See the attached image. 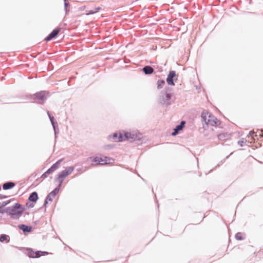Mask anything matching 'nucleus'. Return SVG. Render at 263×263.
<instances>
[{
  "instance_id": "obj_1",
  "label": "nucleus",
  "mask_w": 263,
  "mask_h": 263,
  "mask_svg": "<svg viewBox=\"0 0 263 263\" xmlns=\"http://www.w3.org/2000/svg\"><path fill=\"white\" fill-rule=\"evenodd\" d=\"M112 138L115 142H121L125 140H135L137 135L136 133L130 132H124V134L119 133L114 134Z\"/></svg>"
},
{
  "instance_id": "obj_2",
  "label": "nucleus",
  "mask_w": 263,
  "mask_h": 263,
  "mask_svg": "<svg viewBox=\"0 0 263 263\" xmlns=\"http://www.w3.org/2000/svg\"><path fill=\"white\" fill-rule=\"evenodd\" d=\"M201 117L207 125L217 126L220 124V121L206 110L203 111Z\"/></svg>"
},
{
  "instance_id": "obj_3",
  "label": "nucleus",
  "mask_w": 263,
  "mask_h": 263,
  "mask_svg": "<svg viewBox=\"0 0 263 263\" xmlns=\"http://www.w3.org/2000/svg\"><path fill=\"white\" fill-rule=\"evenodd\" d=\"M88 160L91 162V165L92 166L110 164L113 162L112 159L105 156L91 157Z\"/></svg>"
},
{
  "instance_id": "obj_4",
  "label": "nucleus",
  "mask_w": 263,
  "mask_h": 263,
  "mask_svg": "<svg viewBox=\"0 0 263 263\" xmlns=\"http://www.w3.org/2000/svg\"><path fill=\"white\" fill-rule=\"evenodd\" d=\"M23 210L21 204L15 203L13 206L7 208L6 211L13 217H18L23 213Z\"/></svg>"
},
{
  "instance_id": "obj_5",
  "label": "nucleus",
  "mask_w": 263,
  "mask_h": 263,
  "mask_svg": "<svg viewBox=\"0 0 263 263\" xmlns=\"http://www.w3.org/2000/svg\"><path fill=\"white\" fill-rule=\"evenodd\" d=\"M74 170V167L72 166H69L66 167L64 170L61 172L58 176V180L60 182V184L59 185V187L61 186L62 183L63 181L69 175L71 174Z\"/></svg>"
},
{
  "instance_id": "obj_6",
  "label": "nucleus",
  "mask_w": 263,
  "mask_h": 263,
  "mask_svg": "<svg viewBox=\"0 0 263 263\" xmlns=\"http://www.w3.org/2000/svg\"><path fill=\"white\" fill-rule=\"evenodd\" d=\"M59 186L56 187L53 191H52L51 192H50L48 196H47L45 203L44 206H46L47 204L49 202H51L54 198H55L56 195L59 193L60 190Z\"/></svg>"
},
{
  "instance_id": "obj_7",
  "label": "nucleus",
  "mask_w": 263,
  "mask_h": 263,
  "mask_svg": "<svg viewBox=\"0 0 263 263\" xmlns=\"http://www.w3.org/2000/svg\"><path fill=\"white\" fill-rule=\"evenodd\" d=\"M61 30L60 28H57L53 30L45 38L46 42H49L55 37Z\"/></svg>"
},
{
  "instance_id": "obj_8",
  "label": "nucleus",
  "mask_w": 263,
  "mask_h": 263,
  "mask_svg": "<svg viewBox=\"0 0 263 263\" xmlns=\"http://www.w3.org/2000/svg\"><path fill=\"white\" fill-rule=\"evenodd\" d=\"M176 76L175 72L174 71H172L170 72L166 81L168 85H174V83L173 82V78Z\"/></svg>"
},
{
  "instance_id": "obj_9",
  "label": "nucleus",
  "mask_w": 263,
  "mask_h": 263,
  "mask_svg": "<svg viewBox=\"0 0 263 263\" xmlns=\"http://www.w3.org/2000/svg\"><path fill=\"white\" fill-rule=\"evenodd\" d=\"M217 137L219 140L225 141L230 139L231 134H229L227 133H223L219 134Z\"/></svg>"
},
{
  "instance_id": "obj_10",
  "label": "nucleus",
  "mask_w": 263,
  "mask_h": 263,
  "mask_svg": "<svg viewBox=\"0 0 263 263\" xmlns=\"http://www.w3.org/2000/svg\"><path fill=\"white\" fill-rule=\"evenodd\" d=\"M185 121H181V123H180V124L179 125H177L176 126V127L174 129V132L172 133V135L173 136H176L179 130H181L182 129V128H183L184 126V124H185Z\"/></svg>"
},
{
  "instance_id": "obj_11",
  "label": "nucleus",
  "mask_w": 263,
  "mask_h": 263,
  "mask_svg": "<svg viewBox=\"0 0 263 263\" xmlns=\"http://www.w3.org/2000/svg\"><path fill=\"white\" fill-rule=\"evenodd\" d=\"M39 197L36 192L32 193L28 198L30 201L35 202L38 200Z\"/></svg>"
},
{
  "instance_id": "obj_12",
  "label": "nucleus",
  "mask_w": 263,
  "mask_h": 263,
  "mask_svg": "<svg viewBox=\"0 0 263 263\" xmlns=\"http://www.w3.org/2000/svg\"><path fill=\"white\" fill-rule=\"evenodd\" d=\"M48 95L46 91H41L36 94V98L39 100H43Z\"/></svg>"
},
{
  "instance_id": "obj_13",
  "label": "nucleus",
  "mask_w": 263,
  "mask_h": 263,
  "mask_svg": "<svg viewBox=\"0 0 263 263\" xmlns=\"http://www.w3.org/2000/svg\"><path fill=\"white\" fill-rule=\"evenodd\" d=\"M15 186V183L12 182H9L4 183L3 185V188L5 190L12 189Z\"/></svg>"
},
{
  "instance_id": "obj_14",
  "label": "nucleus",
  "mask_w": 263,
  "mask_h": 263,
  "mask_svg": "<svg viewBox=\"0 0 263 263\" xmlns=\"http://www.w3.org/2000/svg\"><path fill=\"white\" fill-rule=\"evenodd\" d=\"M48 254H49V253L48 252H46V251H35V258H38V257H41V256L47 255Z\"/></svg>"
},
{
  "instance_id": "obj_15",
  "label": "nucleus",
  "mask_w": 263,
  "mask_h": 263,
  "mask_svg": "<svg viewBox=\"0 0 263 263\" xmlns=\"http://www.w3.org/2000/svg\"><path fill=\"white\" fill-rule=\"evenodd\" d=\"M20 228L24 232H31L32 228L31 227H28L25 226L24 224H22L19 226Z\"/></svg>"
},
{
  "instance_id": "obj_16",
  "label": "nucleus",
  "mask_w": 263,
  "mask_h": 263,
  "mask_svg": "<svg viewBox=\"0 0 263 263\" xmlns=\"http://www.w3.org/2000/svg\"><path fill=\"white\" fill-rule=\"evenodd\" d=\"M27 254L29 257L35 258V251H34L32 249L28 248L27 249Z\"/></svg>"
},
{
  "instance_id": "obj_17",
  "label": "nucleus",
  "mask_w": 263,
  "mask_h": 263,
  "mask_svg": "<svg viewBox=\"0 0 263 263\" xmlns=\"http://www.w3.org/2000/svg\"><path fill=\"white\" fill-rule=\"evenodd\" d=\"M0 241L3 242L6 241V242H8L9 241V237L8 235L6 234H2L0 236Z\"/></svg>"
},
{
  "instance_id": "obj_18",
  "label": "nucleus",
  "mask_w": 263,
  "mask_h": 263,
  "mask_svg": "<svg viewBox=\"0 0 263 263\" xmlns=\"http://www.w3.org/2000/svg\"><path fill=\"white\" fill-rule=\"evenodd\" d=\"M143 71L145 74H151L153 72L154 70L152 67H144Z\"/></svg>"
},
{
  "instance_id": "obj_19",
  "label": "nucleus",
  "mask_w": 263,
  "mask_h": 263,
  "mask_svg": "<svg viewBox=\"0 0 263 263\" xmlns=\"http://www.w3.org/2000/svg\"><path fill=\"white\" fill-rule=\"evenodd\" d=\"M100 9H101V7H96L93 9L90 10L87 14L89 15V14H95V13L98 12Z\"/></svg>"
},
{
  "instance_id": "obj_20",
  "label": "nucleus",
  "mask_w": 263,
  "mask_h": 263,
  "mask_svg": "<svg viewBox=\"0 0 263 263\" xmlns=\"http://www.w3.org/2000/svg\"><path fill=\"white\" fill-rule=\"evenodd\" d=\"M62 161V159H60L58 160L55 163L52 165L51 167L54 171H55L59 167V166L61 164Z\"/></svg>"
},
{
  "instance_id": "obj_21",
  "label": "nucleus",
  "mask_w": 263,
  "mask_h": 263,
  "mask_svg": "<svg viewBox=\"0 0 263 263\" xmlns=\"http://www.w3.org/2000/svg\"><path fill=\"white\" fill-rule=\"evenodd\" d=\"M64 4V10L65 11L66 14H67L69 11L70 9V4L68 2H66L65 1Z\"/></svg>"
},
{
  "instance_id": "obj_22",
  "label": "nucleus",
  "mask_w": 263,
  "mask_h": 263,
  "mask_svg": "<svg viewBox=\"0 0 263 263\" xmlns=\"http://www.w3.org/2000/svg\"><path fill=\"white\" fill-rule=\"evenodd\" d=\"M165 82L163 80H159L157 82L158 88H161L164 85Z\"/></svg>"
},
{
  "instance_id": "obj_23",
  "label": "nucleus",
  "mask_w": 263,
  "mask_h": 263,
  "mask_svg": "<svg viewBox=\"0 0 263 263\" xmlns=\"http://www.w3.org/2000/svg\"><path fill=\"white\" fill-rule=\"evenodd\" d=\"M53 172H54V171L52 169L51 167H50L46 171V174H48L49 175V174H51V173H53Z\"/></svg>"
},
{
  "instance_id": "obj_24",
  "label": "nucleus",
  "mask_w": 263,
  "mask_h": 263,
  "mask_svg": "<svg viewBox=\"0 0 263 263\" xmlns=\"http://www.w3.org/2000/svg\"><path fill=\"white\" fill-rule=\"evenodd\" d=\"M236 237L237 239L238 240H241L242 239V238L240 236V233H237L236 235Z\"/></svg>"
},
{
  "instance_id": "obj_25",
  "label": "nucleus",
  "mask_w": 263,
  "mask_h": 263,
  "mask_svg": "<svg viewBox=\"0 0 263 263\" xmlns=\"http://www.w3.org/2000/svg\"><path fill=\"white\" fill-rule=\"evenodd\" d=\"M48 174H46V172L45 173H44L42 175V178H45L46 177H47Z\"/></svg>"
},
{
  "instance_id": "obj_26",
  "label": "nucleus",
  "mask_w": 263,
  "mask_h": 263,
  "mask_svg": "<svg viewBox=\"0 0 263 263\" xmlns=\"http://www.w3.org/2000/svg\"><path fill=\"white\" fill-rule=\"evenodd\" d=\"M254 133V131H250V133H249V135L251 136H253V134Z\"/></svg>"
},
{
  "instance_id": "obj_27",
  "label": "nucleus",
  "mask_w": 263,
  "mask_h": 263,
  "mask_svg": "<svg viewBox=\"0 0 263 263\" xmlns=\"http://www.w3.org/2000/svg\"><path fill=\"white\" fill-rule=\"evenodd\" d=\"M166 97L168 98V99H170L171 98V96L170 94H167L166 95Z\"/></svg>"
},
{
  "instance_id": "obj_28",
  "label": "nucleus",
  "mask_w": 263,
  "mask_h": 263,
  "mask_svg": "<svg viewBox=\"0 0 263 263\" xmlns=\"http://www.w3.org/2000/svg\"><path fill=\"white\" fill-rule=\"evenodd\" d=\"M261 132H262V134L260 135V137H263V129L261 130Z\"/></svg>"
},
{
  "instance_id": "obj_29",
  "label": "nucleus",
  "mask_w": 263,
  "mask_h": 263,
  "mask_svg": "<svg viewBox=\"0 0 263 263\" xmlns=\"http://www.w3.org/2000/svg\"><path fill=\"white\" fill-rule=\"evenodd\" d=\"M120 62L121 63H122V62H124V63H126V62H125V61H124V60H123V59H122V60H121L120 61Z\"/></svg>"
},
{
  "instance_id": "obj_30",
  "label": "nucleus",
  "mask_w": 263,
  "mask_h": 263,
  "mask_svg": "<svg viewBox=\"0 0 263 263\" xmlns=\"http://www.w3.org/2000/svg\"><path fill=\"white\" fill-rule=\"evenodd\" d=\"M178 66H181V65L179 64L178 63H176Z\"/></svg>"
}]
</instances>
